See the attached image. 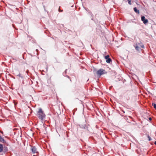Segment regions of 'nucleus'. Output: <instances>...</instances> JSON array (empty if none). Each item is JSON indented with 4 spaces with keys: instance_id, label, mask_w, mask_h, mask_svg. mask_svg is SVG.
<instances>
[{
    "instance_id": "obj_1",
    "label": "nucleus",
    "mask_w": 156,
    "mask_h": 156,
    "mask_svg": "<svg viewBox=\"0 0 156 156\" xmlns=\"http://www.w3.org/2000/svg\"><path fill=\"white\" fill-rule=\"evenodd\" d=\"M37 114L39 118L41 120H43L45 118V115L41 108L39 109Z\"/></svg>"
},
{
    "instance_id": "obj_2",
    "label": "nucleus",
    "mask_w": 156,
    "mask_h": 156,
    "mask_svg": "<svg viewBox=\"0 0 156 156\" xmlns=\"http://www.w3.org/2000/svg\"><path fill=\"white\" fill-rule=\"evenodd\" d=\"M107 72H105V71L102 69H100L97 72V75L99 76H101L102 75L105 74Z\"/></svg>"
},
{
    "instance_id": "obj_3",
    "label": "nucleus",
    "mask_w": 156,
    "mask_h": 156,
    "mask_svg": "<svg viewBox=\"0 0 156 156\" xmlns=\"http://www.w3.org/2000/svg\"><path fill=\"white\" fill-rule=\"evenodd\" d=\"M105 58L106 60V62L108 63H109L112 61V59L109 58V56L108 55L105 56Z\"/></svg>"
},
{
    "instance_id": "obj_4",
    "label": "nucleus",
    "mask_w": 156,
    "mask_h": 156,
    "mask_svg": "<svg viewBox=\"0 0 156 156\" xmlns=\"http://www.w3.org/2000/svg\"><path fill=\"white\" fill-rule=\"evenodd\" d=\"M141 20L144 24H146L148 22L147 19H146L144 16H141Z\"/></svg>"
},
{
    "instance_id": "obj_5",
    "label": "nucleus",
    "mask_w": 156,
    "mask_h": 156,
    "mask_svg": "<svg viewBox=\"0 0 156 156\" xmlns=\"http://www.w3.org/2000/svg\"><path fill=\"white\" fill-rule=\"evenodd\" d=\"M31 150L33 154L37 153V148L35 146H31Z\"/></svg>"
},
{
    "instance_id": "obj_6",
    "label": "nucleus",
    "mask_w": 156,
    "mask_h": 156,
    "mask_svg": "<svg viewBox=\"0 0 156 156\" xmlns=\"http://www.w3.org/2000/svg\"><path fill=\"white\" fill-rule=\"evenodd\" d=\"M80 128H82V129H87L88 127L87 126H86L85 125H80Z\"/></svg>"
},
{
    "instance_id": "obj_7",
    "label": "nucleus",
    "mask_w": 156,
    "mask_h": 156,
    "mask_svg": "<svg viewBox=\"0 0 156 156\" xmlns=\"http://www.w3.org/2000/svg\"><path fill=\"white\" fill-rule=\"evenodd\" d=\"M3 149L2 151L3 152L5 153L8 151V148L6 147L5 146H4V147L3 146Z\"/></svg>"
},
{
    "instance_id": "obj_8",
    "label": "nucleus",
    "mask_w": 156,
    "mask_h": 156,
    "mask_svg": "<svg viewBox=\"0 0 156 156\" xmlns=\"http://www.w3.org/2000/svg\"><path fill=\"white\" fill-rule=\"evenodd\" d=\"M134 46L136 50L139 51L140 49V48L138 46L137 44L134 45Z\"/></svg>"
},
{
    "instance_id": "obj_9",
    "label": "nucleus",
    "mask_w": 156,
    "mask_h": 156,
    "mask_svg": "<svg viewBox=\"0 0 156 156\" xmlns=\"http://www.w3.org/2000/svg\"><path fill=\"white\" fill-rule=\"evenodd\" d=\"M0 142H2L3 143H5V144L6 143V142L5 141V140H4V138L2 137L1 136L0 138Z\"/></svg>"
},
{
    "instance_id": "obj_10",
    "label": "nucleus",
    "mask_w": 156,
    "mask_h": 156,
    "mask_svg": "<svg viewBox=\"0 0 156 156\" xmlns=\"http://www.w3.org/2000/svg\"><path fill=\"white\" fill-rule=\"evenodd\" d=\"M133 10L136 13H139V10H138L136 7H134L133 8Z\"/></svg>"
},
{
    "instance_id": "obj_11",
    "label": "nucleus",
    "mask_w": 156,
    "mask_h": 156,
    "mask_svg": "<svg viewBox=\"0 0 156 156\" xmlns=\"http://www.w3.org/2000/svg\"><path fill=\"white\" fill-rule=\"evenodd\" d=\"M88 13L90 14V15L91 16V20H93V15L92 13L90 11H89L88 12Z\"/></svg>"
},
{
    "instance_id": "obj_12",
    "label": "nucleus",
    "mask_w": 156,
    "mask_h": 156,
    "mask_svg": "<svg viewBox=\"0 0 156 156\" xmlns=\"http://www.w3.org/2000/svg\"><path fill=\"white\" fill-rule=\"evenodd\" d=\"M3 145L1 144H0V152L2 151H3Z\"/></svg>"
},
{
    "instance_id": "obj_13",
    "label": "nucleus",
    "mask_w": 156,
    "mask_h": 156,
    "mask_svg": "<svg viewBox=\"0 0 156 156\" xmlns=\"http://www.w3.org/2000/svg\"><path fill=\"white\" fill-rule=\"evenodd\" d=\"M152 105L153 106L154 108L156 110V104L152 103Z\"/></svg>"
},
{
    "instance_id": "obj_14",
    "label": "nucleus",
    "mask_w": 156,
    "mask_h": 156,
    "mask_svg": "<svg viewBox=\"0 0 156 156\" xmlns=\"http://www.w3.org/2000/svg\"><path fill=\"white\" fill-rule=\"evenodd\" d=\"M148 140L149 141H150V140H151V138L149 136H148Z\"/></svg>"
},
{
    "instance_id": "obj_15",
    "label": "nucleus",
    "mask_w": 156,
    "mask_h": 156,
    "mask_svg": "<svg viewBox=\"0 0 156 156\" xmlns=\"http://www.w3.org/2000/svg\"><path fill=\"white\" fill-rule=\"evenodd\" d=\"M17 76L21 78L23 77L22 76H21V74L20 73L18 75H17Z\"/></svg>"
},
{
    "instance_id": "obj_16",
    "label": "nucleus",
    "mask_w": 156,
    "mask_h": 156,
    "mask_svg": "<svg viewBox=\"0 0 156 156\" xmlns=\"http://www.w3.org/2000/svg\"><path fill=\"white\" fill-rule=\"evenodd\" d=\"M67 69H66L65 70V72H64V73H63V75L64 76V73H65V74L66 73V71H67Z\"/></svg>"
},
{
    "instance_id": "obj_17",
    "label": "nucleus",
    "mask_w": 156,
    "mask_h": 156,
    "mask_svg": "<svg viewBox=\"0 0 156 156\" xmlns=\"http://www.w3.org/2000/svg\"><path fill=\"white\" fill-rule=\"evenodd\" d=\"M128 3L129 4V5H131V1H128Z\"/></svg>"
},
{
    "instance_id": "obj_18",
    "label": "nucleus",
    "mask_w": 156,
    "mask_h": 156,
    "mask_svg": "<svg viewBox=\"0 0 156 156\" xmlns=\"http://www.w3.org/2000/svg\"><path fill=\"white\" fill-rule=\"evenodd\" d=\"M58 11H59V12H62V10H60V9L59 8V9H58Z\"/></svg>"
},
{
    "instance_id": "obj_19",
    "label": "nucleus",
    "mask_w": 156,
    "mask_h": 156,
    "mask_svg": "<svg viewBox=\"0 0 156 156\" xmlns=\"http://www.w3.org/2000/svg\"><path fill=\"white\" fill-rule=\"evenodd\" d=\"M149 119L150 120V121H151V120H152V119L151 117H150L149 118Z\"/></svg>"
},
{
    "instance_id": "obj_20",
    "label": "nucleus",
    "mask_w": 156,
    "mask_h": 156,
    "mask_svg": "<svg viewBox=\"0 0 156 156\" xmlns=\"http://www.w3.org/2000/svg\"><path fill=\"white\" fill-rule=\"evenodd\" d=\"M141 47L142 48H144V45H142V46H141Z\"/></svg>"
},
{
    "instance_id": "obj_21",
    "label": "nucleus",
    "mask_w": 156,
    "mask_h": 156,
    "mask_svg": "<svg viewBox=\"0 0 156 156\" xmlns=\"http://www.w3.org/2000/svg\"><path fill=\"white\" fill-rule=\"evenodd\" d=\"M66 76L67 77H68V78H69V76H68V75H66Z\"/></svg>"
},
{
    "instance_id": "obj_22",
    "label": "nucleus",
    "mask_w": 156,
    "mask_h": 156,
    "mask_svg": "<svg viewBox=\"0 0 156 156\" xmlns=\"http://www.w3.org/2000/svg\"><path fill=\"white\" fill-rule=\"evenodd\" d=\"M154 144L155 145H156V141L154 142Z\"/></svg>"
},
{
    "instance_id": "obj_23",
    "label": "nucleus",
    "mask_w": 156,
    "mask_h": 156,
    "mask_svg": "<svg viewBox=\"0 0 156 156\" xmlns=\"http://www.w3.org/2000/svg\"><path fill=\"white\" fill-rule=\"evenodd\" d=\"M128 1H130L131 0H127Z\"/></svg>"
}]
</instances>
